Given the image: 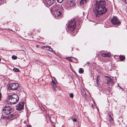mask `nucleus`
I'll list each match as a JSON object with an SVG mask.
<instances>
[{
  "mask_svg": "<svg viewBox=\"0 0 127 127\" xmlns=\"http://www.w3.org/2000/svg\"><path fill=\"white\" fill-rule=\"evenodd\" d=\"M13 111L12 108L9 105L4 106L2 109V113L4 115H8L12 112Z\"/></svg>",
  "mask_w": 127,
  "mask_h": 127,
  "instance_id": "nucleus-4",
  "label": "nucleus"
},
{
  "mask_svg": "<svg viewBox=\"0 0 127 127\" xmlns=\"http://www.w3.org/2000/svg\"><path fill=\"white\" fill-rule=\"evenodd\" d=\"M88 0H81L80 2V4L82 5L86 3L88 1Z\"/></svg>",
  "mask_w": 127,
  "mask_h": 127,
  "instance_id": "nucleus-14",
  "label": "nucleus"
},
{
  "mask_svg": "<svg viewBox=\"0 0 127 127\" xmlns=\"http://www.w3.org/2000/svg\"><path fill=\"white\" fill-rule=\"evenodd\" d=\"M19 87V84L16 83L11 84L9 86V90H17Z\"/></svg>",
  "mask_w": 127,
  "mask_h": 127,
  "instance_id": "nucleus-5",
  "label": "nucleus"
},
{
  "mask_svg": "<svg viewBox=\"0 0 127 127\" xmlns=\"http://www.w3.org/2000/svg\"><path fill=\"white\" fill-rule=\"evenodd\" d=\"M15 114H11L8 117L9 118H12V117H13L14 118H15Z\"/></svg>",
  "mask_w": 127,
  "mask_h": 127,
  "instance_id": "nucleus-22",
  "label": "nucleus"
},
{
  "mask_svg": "<svg viewBox=\"0 0 127 127\" xmlns=\"http://www.w3.org/2000/svg\"><path fill=\"white\" fill-rule=\"evenodd\" d=\"M50 51H51L52 52H54V51L53 50V49L51 48L50 46L49 47V50H48Z\"/></svg>",
  "mask_w": 127,
  "mask_h": 127,
  "instance_id": "nucleus-24",
  "label": "nucleus"
},
{
  "mask_svg": "<svg viewBox=\"0 0 127 127\" xmlns=\"http://www.w3.org/2000/svg\"><path fill=\"white\" fill-rule=\"evenodd\" d=\"M120 59L122 61L124 60L125 59V57L124 56L120 55L119 56Z\"/></svg>",
  "mask_w": 127,
  "mask_h": 127,
  "instance_id": "nucleus-18",
  "label": "nucleus"
},
{
  "mask_svg": "<svg viewBox=\"0 0 127 127\" xmlns=\"http://www.w3.org/2000/svg\"><path fill=\"white\" fill-rule=\"evenodd\" d=\"M98 78H97L96 80V84H98Z\"/></svg>",
  "mask_w": 127,
  "mask_h": 127,
  "instance_id": "nucleus-30",
  "label": "nucleus"
},
{
  "mask_svg": "<svg viewBox=\"0 0 127 127\" xmlns=\"http://www.w3.org/2000/svg\"><path fill=\"white\" fill-rule=\"evenodd\" d=\"M27 127H31V126L29 125H27Z\"/></svg>",
  "mask_w": 127,
  "mask_h": 127,
  "instance_id": "nucleus-34",
  "label": "nucleus"
},
{
  "mask_svg": "<svg viewBox=\"0 0 127 127\" xmlns=\"http://www.w3.org/2000/svg\"><path fill=\"white\" fill-rule=\"evenodd\" d=\"M73 35H75V34H73Z\"/></svg>",
  "mask_w": 127,
  "mask_h": 127,
  "instance_id": "nucleus-40",
  "label": "nucleus"
},
{
  "mask_svg": "<svg viewBox=\"0 0 127 127\" xmlns=\"http://www.w3.org/2000/svg\"><path fill=\"white\" fill-rule=\"evenodd\" d=\"M125 2L127 4V0H125Z\"/></svg>",
  "mask_w": 127,
  "mask_h": 127,
  "instance_id": "nucleus-33",
  "label": "nucleus"
},
{
  "mask_svg": "<svg viewBox=\"0 0 127 127\" xmlns=\"http://www.w3.org/2000/svg\"><path fill=\"white\" fill-rule=\"evenodd\" d=\"M38 45H37V46H36V47H38Z\"/></svg>",
  "mask_w": 127,
  "mask_h": 127,
  "instance_id": "nucleus-38",
  "label": "nucleus"
},
{
  "mask_svg": "<svg viewBox=\"0 0 127 127\" xmlns=\"http://www.w3.org/2000/svg\"><path fill=\"white\" fill-rule=\"evenodd\" d=\"M1 94L0 93V100L1 99Z\"/></svg>",
  "mask_w": 127,
  "mask_h": 127,
  "instance_id": "nucleus-31",
  "label": "nucleus"
},
{
  "mask_svg": "<svg viewBox=\"0 0 127 127\" xmlns=\"http://www.w3.org/2000/svg\"><path fill=\"white\" fill-rule=\"evenodd\" d=\"M71 0H67V3L68 4V5L67 6L68 9H70L71 8Z\"/></svg>",
  "mask_w": 127,
  "mask_h": 127,
  "instance_id": "nucleus-13",
  "label": "nucleus"
},
{
  "mask_svg": "<svg viewBox=\"0 0 127 127\" xmlns=\"http://www.w3.org/2000/svg\"><path fill=\"white\" fill-rule=\"evenodd\" d=\"M106 78L107 80V84L112 86L114 85V82L108 76H106Z\"/></svg>",
  "mask_w": 127,
  "mask_h": 127,
  "instance_id": "nucleus-9",
  "label": "nucleus"
},
{
  "mask_svg": "<svg viewBox=\"0 0 127 127\" xmlns=\"http://www.w3.org/2000/svg\"><path fill=\"white\" fill-rule=\"evenodd\" d=\"M90 64V62H87L86 63V64H85V65H88V66H89V64Z\"/></svg>",
  "mask_w": 127,
  "mask_h": 127,
  "instance_id": "nucleus-29",
  "label": "nucleus"
},
{
  "mask_svg": "<svg viewBox=\"0 0 127 127\" xmlns=\"http://www.w3.org/2000/svg\"><path fill=\"white\" fill-rule=\"evenodd\" d=\"M77 5V1L76 0H72V6H75Z\"/></svg>",
  "mask_w": 127,
  "mask_h": 127,
  "instance_id": "nucleus-17",
  "label": "nucleus"
},
{
  "mask_svg": "<svg viewBox=\"0 0 127 127\" xmlns=\"http://www.w3.org/2000/svg\"><path fill=\"white\" fill-rule=\"evenodd\" d=\"M54 16L57 19H59L63 15V9L62 6H55Z\"/></svg>",
  "mask_w": 127,
  "mask_h": 127,
  "instance_id": "nucleus-2",
  "label": "nucleus"
},
{
  "mask_svg": "<svg viewBox=\"0 0 127 127\" xmlns=\"http://www.w3.org/2000/svg\"><path fill=\"white\" fill-rule=\"evenodd\" d=\"M70 96L71 98V93H70Z\"/></svg>",
  "mask_w": 127,
  "mask_h": 127,
  "instance_id": "nucleus-32",
  "label": "nucleus"
},
{
  "mask_svg": "<svg viewBox=\"0 0 127 127\" xmlns=\"http://www.w3.org/2000/svg\"><path fill=\"white\" fill-rule=\"evenodd\" d=\"M55 0H44V4L46 6H51L55 4Z\"/></svg>",
  "mask_w": 127,
  "mask_h": 127,
  "instance_id": "nucleus-7",
  "label": "nucleus"
},
{
  "mask_svg": "<svg viewBox=\"0 0 127 127\" xmlns=\"http://www.w3.org/2000/svg\"><path fill=\"white\" fill-rule=\"evenodd\" d=\"M66 25L68 30L70 31V32H71V20L68 21L66 24Z\"/></svg>",
  "mask_w": 127,
  "mask_h": 127,
  "instance_id": "nucleus-11",
  "label": "nucleus"
},
{
  "mask_svg": "<svg viewBox=\"0 0 127 127\" xmlns=\"http://www.w3.org/2000/svg\"><path fill=\"white\" fill-rule=\"evenodd\" d=\"M106 6V2L104 0H100L99 2L96 1L94 8V12L96 17H99L107 12V9Z\"/></svg>",
  "mask_w": 127,
  "mask_h": 127,
  "instance_id": "nucleus-1",
  "label": "nucleus"
},
{
  "mask_svg": "<svg viewBox=\"0 0 127 127\" xmlns=\"http://www.w3.org/2000/svg\"><path fill=\"white\" fill-rule=\"evenodd\" d=\"M72 62L76 63L77 61V59L74 58H72Z\"/></svg>",
  "mask_w": 127,
  "mask_h": 127,
  "instance_id": "nucleus-19",
  "label": "nucleus"
},
{
  "mask_svg": "<svg viewBox=\"0 0 127 127\" xmlns=\"http://www.w3.org/2000/svg\"><path fill=\"white\" fill-rule=\"evenodd\" d=\"M44 49H45V50H46L47 51H48L49 50V49L50 46H44Z\"/></svg>",
  "mask_w": 127,
  "mask_h": 127,
  "instance_id": "nucleus-21",
  "label": "nucleus"
},
{
  "mask_svg": "<svg viewBox=\"0 0 127 127\" xmlns=\"http://www.w3.org/2000/svg\"><path fill=\"white\" fill-rule=\"evenodd\" d=\"M73 94L72 93V97H73Z\"/></svg>",
  "mask_w": 127,
  "mask_h": 127,
  "instance_id": "nucleus-35",
  "label": "nucleus"
},
{
  "mask_svg": "<svg viewBox=\"0 0 127 127\" xmlns=\"http://www.w3.org/2000/svg\"><path fill=\"white\" fill-rule=\"evenodd\" d=\"M73 121L74 122H77V120L76 119H72Z\"/></svg>",
  "mask_w": 127,
  "mask_h": 127,
  "instance_id": "nucleus-28",
  "label": "nucleus"
},
{
  "mask_svg": "<svg viewBox=\"0 0 127 127\" xmlns=\"http://www.w3.org/2000/svg\"><path fill=\"white\" fill-rule=\"evenodd\" d=\"M112 23L114 25H118L121 23V22L119 21L117 17L116 16L114 17L111 20Z\"/></svg>",
  "mask_w": 127,
  "mask_h": 127,
  "instance_id": "nucleus-6",
  "label": "nucleus"
},
{
  "mask_svg": "<svg viewBox=\"0 0 127 127\" xmlns=\"http://www.w3.org/2000/svg\"><path fill=\"white\" fill-rule=\"evenodd\" d=\"M84 72V69L82 68H80L79 70V72L80 73H82Z\"/></svg>",
  "mask_w": 127,
  "mask_h": 127,
  "instance_id": "nucleus-20",
  "label": "nucleus"
},
{
  "mask_svg": "<svg viewBox=\"0 0 127 127\" xmlns=\"http://www.w3.org/2000/svg\"><path fill=\"white\" fill-rule=\"evenodd\" d=\"M126 12H127V8H126Z\"/></svg>",
  "mask_w": 127,
  "mask_h": 127,
  "instance_id": "nucleus-36",
  "label": "nucleus"
},
{
  "mask_svg": "<svg viewBox=\"0 0 127 127\" xmlns=\"http://www.w3.org/2000/svg\"><path fill=\"white\" fill-rule=\"evenodd\" d=\"M110 53L102 54L101 56L103 57H109L110 56Z\"/></svg>",
  "mask_w": 127,
  "mask_h": 127,
  "instance_id": "nucleus-16",
  "label": "nucleus"
},
{
  "mask_svg": "<svg viewBox=\"0 0 127 127\" xmlns=\"http://www.w3.org/2000/svg\"><path fill=\"white\" fill-rule=\"evenodd\" d=\"M57 2L59 3H61L63 2L64 0H57Z\"/></svg>",
  "mask_w": 127,
  "mask_h": 127,
  "instance_id": "nucleus-27",
  "label": "nucleus"
},
{
  "mask_svg": "<svg viewBox=\"0 0 127 127\" xmlns=\"http://www.w3.org/2000/svg\"><path fill=\"white\" fill-rule=\"evenodd\" d=\"M13 70L15 72H18L19 71V70L17 68H14L13 69Z\"/></svg>",
  "mask_w": 127,
  "mask_h": 127,
  "instance_id": "nucleus-23",
  "label": "nucleus"
},
{
  "mask_svg": "<svg viewBox=\"0 0 127 127\" xmlns=\"http://www.w3.org/2000/svg\"><path fill=\"white\" fill-rule=\"evenodd\" d=\"M71 57H66V59L67 60H68L70 62H71Z\"/></svg>",
  "mask_w": 127,
  "mask_h": 127,
  "instance_id": "nucleus-25",
  "label": "nucleus"
},
{
  "mask_svg": "<svg viewBox=\"0 0 127 127\" xmlns=\"http://www.w3.org/2000/svg\"><path fill=\"white\" fill-rule=\"evenodd\" d=\"M24 103V102H20L17 106V110H20L23 109Z\"/></svg>",
  "mask_w": 127,
  "mask_h": 127,
  "instance_id": "nucleus-8",
  "label": "nucleus"
},
{
  "mask_svg": "<svg viewBox=\"0 0 127 127\" xmlns=\"http://www.w3.org/2000/svg\"><path fill=\"white\" fill-rule=\"evenodd\" d=\"M56 83L57 81L56 80L54 81L52 79V82H51V84L52 85L53 90L54 91H56L57 89Z\"/></svg>",
  "mask_w": 127,
  "mask_h": 127,
  "instance_id": "nucleus-10",
  "label": "nucleus"
},
{
  "mask_svg": "<svg viewBox=\"0 0 127 127\" xmlns=\"http://www.w3.org/2000/svg\"><path fill=\"white\" fill-rule=\"evenodd\" d=\"M76 22L74 19H73V20H72V32L75 29L76 27Z\"/></svg>",
  "mask_w": 127,
  "mask_h": 127,
  "instance_id": "nucleus-12",
  "label": "nucleus"
},
{
  "mask_svg": "<svg viewBox=\"0 0 127 127\" xmlns=\"http://www.w3.org/2000/svg\"><path fill=\"white\" fill-rule=\"evenodd\" d=\"M1 61V59L0 58V61Z\"/></svg>",
  "mask_w": 127,
  "mask_h": 127,
  "instance_id": "nucleus-39",
  "label": "nucleus"
},
{
  "mask_svg": "<svg viewBox=\"0 0 127 127\" xmlns=\"http://www.w3.org/2000/svg\"><path fill=\"white\" fill-rule=\"evenodd\" d=\"M121 88V89H122L123 90V89L122 88H121H121Z\"/></svg>",
  "mask_w": 127,
  "mask_h": 127,
  "instance_id": "nucleus-37",
  "label": "nucleus"
},
{
  "mask_svg": "<svg viewBox=\"0 0 127 127\" xmlns=\"http://www.w3.org/2000/svg\"><path fill=\"white\" fill-rule=\"evenodd\" d=\"M19 100V98L17 94L12 95L8 96L7 101L8 104L11 105L15 104L17 103Z\"/></svg>",
  "mask_w": 127,
  "mask_h": 127,
  "instance_id": "nucleus-3",
  "label": "nucleus"
},
{
  "mask_svg": "<svg viewBox=\"0 0 127 127\" xmlns=\"http://www.w3.org/2000/svg\"><path fill=\"white\" fill-rule=\"evenodd\" d=\"M82 95L85 98V99L87 100V96L86 94V92L85 91L83 90L82 92L81 93Z\"/></svg>",
  "mask_w": 127,
  "mask_h": 127,
  "instance_id": "nucleus-15",
  "label": "nucleus"
},
{
  "mask_svg": "<svg viewBox=\"0 0 127 127\" xmlns=\"http://www.w3.org/2000/svg\"><path fill=\"white\" fill-rule=\"evenodd\" d=\"M12 58L13 59L15 60L17 59V57L16 56H12Z\"/></svg>",
  "mask_w": 127,
  "mask_h": 127,
  "instance_id": "nucleus-26",
  "label": "nucleus"
}]
</instances>
